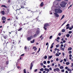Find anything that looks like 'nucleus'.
I'll use <instances>...</instances> for the list:
<instances>
[{
	"mask_svg": "<svg viewBox=\"0 0 73 73\" xmlns=\"http://www.w3.org/2000/svg\"><path fill=\"white\" fill-rule=\"evenodd\" d=\"M61 4H60V5L61 7L63 8L65 7V5L67 4V3L65 2L64 1H62L61 2Z\"/></svg>",
	"mask_w": 73,
	"mask_h": 73,
	"instance_id": "obj_1",
	"label": "nucleus"
},
{
	"mask_svg": "<svg viewBox=\"0 0 73 73\" xmlns=\"http://www.w3.org/2000/svg\"><path fill=\"white\" fill-rule=\"evenodd\" d=\"M55 12L57 13H61L62 12V11L60 8L56 9H55Z\"/></svg>",
	"mask_w": 73,
	"mask_h": 73,
	"instance_id": "obj_2",
	"label": "nucleus"
},
{
	"mask_svg": "<svg viewBox=\"0 0 73 73\" xmlns=\"http://www.w3.org/2000/svg\"><path fill=\"white\" fill-rule=\"evenodd\" d=\"M44 27H43L45 29V30H46L47 29L46 28H47L48 27H49L50 26V25L48 23H46L44 25Z\"/></svg>",
	"mask_w": 73,
	"mask_h": 73,
	"instance_id": "obj_3",
	"label": "nucleus"
},
{
	"mask_svg": "<svg viewBox=\"0 0 73 73\" xmlns=\"http://www.w3.org/2000/svg\"><path fill=\"white\" fill-rule=\"evenodd\" d=\"M54 71V72H56V71H57L58 72H59V71H60V69H59V68H56L55 69H54L53 70Z\"/></svg>",
	"mask_w": 73,
	"mask_h": 73,
	"instance_id": "obj_4",
	"label": "nucleus"
},
{
	"mask_svg": "<svg viewBox=\"0 0 73 73\" xmlns=\"http://www.w3.org/2000/svg\"><path fill=\"white\" fill-rule=\"evenodd\" d=\"M33 61L31 62V66L30 67V69L31 70H32V67L33 66Z\"/></svg>",
	"mask_w": 73,
	"mask_h": 73,
	"instance_id": "obj_5",
	"label": "nucleus"
},
{
	"mask_svg": "<svg viewBox=\"0 0 73 73\" xmlns=\"http://www.w3.org/2000/svg\"><path fill=\"white\" fill-rule=\"evenodd\" d=\"M54 16L56 17H59V15L57 14V13H54Z\"/></svg>",
	"mask_w": 73,
	"mask_h": 73,
	"instance_id": "obj_6",
	"label": "nucleus"
},
{
	"mask_svg": "<svg viewBox=\"0 0 73 73\" xmlns=\"http://www.w3.org/2000/svg\"><path fill=\"white\" fill-rule=\"evenodd\" d=\"M44 70L45 71H46V70L47 72H49L50 71V70H49V69H47V68H45L44 69Z\"/></svg>",
	"mask_w": 73,
	"mask_h": 73,
	"instance_id": "obj_7",
	"label": "nucleus"
},
{
	"mask_svg": "<svg viewBox=\"0 0 73 73\" xmlns=\"http://www.w3.org/2000/svg\"><path fill=\"white\" fill-rule=\"evenodd\" d=\"M60 49L61 50H62L63 51H64L65 49V48H62V47H60Z\"/></svg>",
	"mask_w": 73,
	"mask_h": 73,
	"instance_id": "obj_8",
	"label": "nucleus"
},
{
	"mask_svg": "<svg viewBox=\"0 0 73 73\" xmlns=\"http://www.w3.org/2000/svg\"><path fill=\"white\" fill-rule=\"evenodd\" d=\"M18 65V62H17L16 64V66L18 69H19L20 68V67Z\"/></svg>",
	"mask_w": 73,
	"mask_h": 73,
	"instance_id": "obj_9",
	"label": "nucleus"
},
{
	"mask_svg": "<svg viewBox=\"0 0 73 73\" xmlns=\"http://www.w3.org/2000/svg\"><path fill=\"white\" fill-rule=\"evenodd\" d=\"M33 49H34V51H35V50H37V48L36 47V46H33Z\"/></svg>",
	"mask_w": 73,
	"mask_h": 73,
	"instance_id": "obj_10",
	"label": "nucleus"
},
{
	"mask_svg": "<svg viewBox=\"0 0 73 73\" xmlns=\"http://www.w3.org/2000/svg\"><path fill=\"white\" fill-rule=\"evenodd\" d=\"M2 20H6V18L4 17H2Z\"/></svg>",
	"mask_w": 73,
	"mask_h": 73,
	"instance_id": "obj_11",
	"label": "nucleus"
},
{
	"mask_svg": "<svg viewBox=\"0 0 73 73\" xmlns=\"http://www.w3.org/2000/svg\"><path fill=\"white\" fill-rule=\"evenodd\" d=\"M1 7H4V8H7V7L5 5H2Z\"/></svg>",
	"mask_w": 73,
	"mask_h": 73,
	"instance_id": "obj_12",
	"label": "nucleus"
},
{
	"mask_svg": "<svg viewBox=\"0 0 73 73\" xmlns=\"http://www.w3.org/2000/svg\"><path fill=\"white\" fill-rule=\"evenodd\" d=\"M1 13H2V15H4L5 14V12H4V11H2V12H1Z\"/></svg>",
	"mask_w": 73,
	"mask_h": 73,
	"instance_id": "obj_13",
	"label": "nucleus"
},
{
	"mask_svg": "<svg viewBox=\"0 0 73 73\" xmlns=\"http://www.w3.org/2000/svg\"><path fill=\"white\" fill-rule=\"evenodd\" d=\"M44 5V3L43 2H42L40 4V7H42Z\"/></svg>",
	"mask_w": 73,
	"mask_h": 73,
	"instance_id": "obj_14",
	"label": "nucleus"
},
{
	"mask_svg": "<svg viewBox=\"0 0 73 73\" xmlns=\"http://www.w3.org/2000/svg\"><path fill=\"white\" fill-rule=\"evenodd\" d=\"M3 37L5 39H6V38H7V37H8L7 36V35L4 36H3Z\"/></svg>",
	"mask_w": 73,
	"mask_h": 73,
	"instance_id": "obj_15",
	"label": "nucleus"
},
{
	"mask_svg": "<svg viewBox=\"0 0 73 73\" xmlns=\"http://www.w3.org/2000/svg\"><path fill=\"white\" fill-rule=\"evenodd\" d=\"M72 49V48L71 47H70L68 48V50H71Z\"/></svg>",
	"mask_w": 73,
	"mask_h": 73,
	"instance_id": "obj_16",
	"label": "nucleus"
},
{
	"mask_svg": "<svg viewBox=\"0 0 73 73\" xmlns=\"http://www.w3.org/2000/svg\"><path fill=\"white\" fill-rule=\"evenodd\" d=\"M31 38L30 37H29L27 38V40L28 41H30V40H31Z\"/></svg>",
	"mask_w": 73,
	"mask_h": 73,
	"instance_id": "obj_17",
	"label": "nucleus"
},
{
	"mask_svg": "<svg viewBox=\"0 0 73 73\" xmlns=\"http://www.w3.org/2000/svg\"><path fill=\"white\" fill-rule=\"evenodd\" d=\"M67 70L69 72H72V70L69 68H68L67 69Z\"/></svg>",
	"mask_w": 73,
	"mask_h": 73,
	"instance_id": "obj_18",
	"label": "nucleus"
},
{
	"mask_svg": "<svg viewBox=\"0 0 73 73\" xmlns=\"http://www.w3.org/2000/svg\"><path fill=\"white\" fill-rule=\"evenodd\" d=\"M56 48H59L60 46V45L59 44H57L56 45Z\"/></svg>",
	"mask_w": 73,
	"mask_h": 73,
	"instance_id": "obj_19",
	"label": "nucleus"
},
{
	"mask_svg": "<svg viewBox=\"0 0 73 73\" xmlns=\"http://www.w3.org/2000/svg\"><path fill=\"white\" fill-rule=\"evenodd\" d=\"M39 33H40V31H39L38 30L36 32V34H37V35H38V34H39Z\"/></svg>",
	"mask_w": 73,
	"mask_h": 73,
	"instance_id": "obj_20",
	"label": "nucleus"
},
{
	"mask_svg": "<svg viewBox=\"0 0 73 73\" xmlns=\"http://www.w3.org/2000/svg\"><path fill=\"white\" fill-rule=\"evenodd\" d=\"M60 69H62L64 68V67L62 66H60Z\"/></svg>",
	"mask_w": 73,
	"mask_h": 73,
	"instance_id": "obj_21",
	"label": "nucleus"
},
{
	"mask_svg": "<svg viewBox=\"0 0 73 73\" xmlns=\"http://www.w3.org/2000/svg\"><path fill=\"white\" fill-rule=\"evenodd\" d=\"M61 31L62 32H65V29H62Z\"/></svg>",
	"mask_w": 73,
	"mask_h": 73,
	"instance_id": "obj_22",
	"label": "nucleus"
},
{
	"mask_svg": "<svg viewBox=\"0 0 73 73\" xmlns=\"http://www.w3.org/2000/svg\"><path fill=\"white\" fill-rule=\"evenodd\" d=\"M31 43H34L35 42V40H33L32 41H31Z\"/></svg>",
	"mask_w": 73,
	"mask_h": 73,
	"instance_id": "obj_23",
	"label": "nucleus"
},
{
	"mask_svg": "<svg viewBox=\"0 0 73 73\" xmlns=\"http://www.w3.org/2000/svg\"><path fill=\"white\" fill-rule=\"evenodd\" d=\"M37 34H35V35H34L33 37H37Z\"/></svg>",
	"mask_w": 73,
	"mask_h": 73,
	"instance_id": "obj_24",
	"label": "nucleus"
},
{
	"mask_svg": "<svg viewBox=\"0 0 73 73\" xmlns=\"http://www.w3.org/2000/svg\"><path fill=\"white\" fill-rule=\"evenodd\" d=\"M24 49H25V50H27V46H25L24 48Z\"/></svg>",
	"mask_w": 73,
	"mask_h": 73,
	"instance_id": "obj_25",
	"label": "nucleus"
},
{
	"mask_svg": "<svg viewBox=\"0 0 73 73\" xmlns=\"http://www.w3.org/2000/svg\"><path fill=\"white\" fill-rule=\"evenodd\" d=\"M66 36L67 37H69V36H70V34H68L67 35H66Z\"/></svg>",
	"mask_w": 73,
	"mask_h": 73,
	"instance_id": "obj_26",
	"label": "nucleus"
},
{
	"mask_svg": "<svg viewBox=\"0 0 73 73\" xmlns=\"http://www.w3.org/2000/svg\"><path fill=\"white\" fill-rule=\"evenodd\" d=\"M40 71H44V68H41L40 69Z\"/></svg>",
	"mask_w": 73,
	"mask_h": 73,
	"instance_id": "obj_27",
	"label": "nucleus"
},
{
	"mask_svg": "<svg viewBox=\"0 0 73 73\" xmlns=\"http://www.w3.org/2000/svg\"><path fill=\"white\" fill-rule=\"evenodd\" d=\"M9 64V61H7L6 62V65H8Z\"/></svg>",
	"mask_w": 73,
	"mask_h": 73,
	"instance_id": "obj_28",
	"label": "nucleus"
},
{
	"mask_svg": "<svg viewBox=\"0 0 73 73\" xmlns=\"http://www.w3.org/2000/svg\"><path fill=\"white\" fill-rule=\"evenodd\" d=\"M64 15H63L62 16V18H61V20H62V19H64Z\"/></svg>",
	"mask_w": 73,
	"mask_h": 73,
	"instance_id": "obj_29",
	"label": "nucleus"
},
{
	"mask_svg": "<svg viewBox=\"0 0 73 73\" xmlns=\"http://www.w3.org/2000/svg\"><path fill=\"white\" fill-rule=\"evenodd\" d=\"M23 72L24 73H27V72H26V69H24Z\"/></svg>",
	"mask_w": 73,
	"mask_h": 73,
	"instance_id": "obj_30",
	"label": "nucleus"
},
{
	"mask_svg": "<svg viewBox=\"0 0 73 73\" xmlns=\"http://www.w3.org/2000/svg\"><path fill=\"white\" fill-rule=\"evenodd\" d=\"M66 21H65V22H64V23H63L62 25L61 26H63V25H64V24H65V23H66Z\"/></svg>",
	"mask_w": 73,
	"mask_h": 73,
	"instance_id": "obj_31",
	"label": "nucleus"
},
{
	"mask_svg": "<svg viewBox=\"0 0 73 73\" xmlns=\"http://www.w3.org/2000/svg\"><path fill=\"white\" fill-rule=\"evenodd\" d=\"M38 70L37 69H36L34 70V72H37V71Z\"/></svg>",
	"mask_w": 73,
	"mask_h": 73,
	"instance_id": "obj_32",
	"label": "nucleus"
},
{
	"mask_svg": "<svg viewBox=\"0 0 73 73\" xmlns=\"http://www.w3.org/2000/svg\"><path fill=\"white\" fill-rule=\"evenodd\" d=\"M56 56H59V54H58L57 53L56 54Z\"/></svg>",
	"mask_w": 73,
	"mask_h": 73,
	"instance_id": "obj_33",
	"label": "nucleus"
},
{
	"mask_svg": "<svg viewBox=\"0 0 73 73\" xmlns=\"http://www.w3.org/2000/svg\"><path fill=\"white\" fill-rule=\"evenodd\" d=\"M53 45H51L50 47V48L52 49V48H53Z\"/></svg>",
	"mask_w": 73,
	"mask_h": 73,
	"instance_id": "obj_34",
	"label": "nucleus"
},
{
	"mask_svg": "<svg viewBox=\"0 0 73 73\" xmlns=\"http://www.w3.org/2000/svg\"><path fill=\"white\" fill-rule=\"evenodd\" d=\"M69 62H66V65H69Z\"/></svg>",
	"mask_w": 73,
	"mask_h": 73,
	"instance_id": "obj_35",
	"label": "nucleus"
},
{
	"mask_svg": "<svg viewBox=\"0 0 73 73\" xmlns=\"http://www.w3.org/2000/svg\"><path fill=\"white\" fill-rule=\"evenodd\" d=\"M44 59H46L47 58V56H45L44 57Z\"/></svg>",
	"mask_w": 73,
	"mask_h": 73,
	"instance_id": "obj_36",
	"label": "nucleus"
},
{
	"mask_svg": "<svg viewBox=\"0 0 73 73\" xmlns=\"http://www.w3.org/2000/svg\"><path fill=\"white\" fill-rule=\"evenodd\" d=\"M46 61H44L43 63L44 64H46Z\"/></svg>",
	"mask_w": 73,
	"mask_h": 73,
	"instance_id": "obj_37",
	"label": "nucleus"
},
{
	"mask_svg": "<svg viewBox=\"0 0 73 73\" xmlns=\"http://www.w3.org/2000/svg\"><path fill=\"white\" fill-rule=\"evenodd\" d=\"M68 53L70 54H71L72 51H69Z\"/></svg>",
	"mask_w": 73,
	"mask_h": 73,
	"instance_id": "obj_38",
	"label": "nucleus"
},
{
	"mask_svg": "<svg viewBox=\"0 0 73 73\" xmlns=\"http://www.w3.org/2000/svg\"><path fill=\"white\" fill-rule=\"evenodd\" d=\"M7 12L8 13H9V9H8L7 10Z\"/></svg>",
	"mask_w": 73,
	"mask_h": 73,
	"instance_id": "obj_39",
	"label": "nucleus"
},
{
	"mask_svg": "<svg viewBox=\"0 0 73 73\" xmlns=\"http://www.w3.org/2000/svg\"><path fill=\"white\" fill-rule=\"evenodd\" d=\"M22 29V28H21V29L18 30V31H21Z\"/></svg>",
	"mask_w": 73,
	"mask_h": 73,
	"instance_id": "obj_40",
	"label": "nucleus"
},
{
	"mask_svg": "<svg viewBox=\"0 0 73 73\" xmlns=\"http://www.w3.org/2000/svg\"><path fill=\"white\" fill-rule=\"evenodd\" d=\"M64 70H61V72H64Z\"/></svg>",
	"mask_w": 73,
	"mask_h": 73,
	"instance_id": "obj_41",
	"label": "nucleus"
},
{
	"mask_svg": "<svg viewBox=\"0 0 73 73\" xmlns=\"http://www.w3.org/2000/svg\"><path fill=\"white\" fill-rule=\"evenodd\" d=\"M64 61H65V62H66V59H64Z\"/></svg>",
	"mask_w": 73,
	"mask_h": 73,
	"instance_id": "obj_42",
	"label": "nucleus"
},
{
	"mask_svg": "<svg viewBox=\"0 0 73 73\" xmlns=\"http://www.w3.org/2000/svg\"><path fill=\"white\" fill-rule=\"evenodd\" d=\"M69 28V26L67 27L66 28V29H68Z\"/></svg>",
	"mask_w": 73,
	"mask_h": 73,
	"instance_id": "obj_43",
	"label": "nucleus"
},
{
	"mask_svg": "<svg viewBox=\"0 0 73 73\" xmlns=\"http://www.w3.org/2000/svg\"><path fill=\"white\" fill-rule=\"evenodd\" d=\"M26 18H27L28 19H29L30 18H31V17L27 16V17Z\"/></svg>",
	"mask_w": 73,
	"mask_h": 73,
	"instance_id": "obj_44",
	"label": "nucleus"
},
{
	"mask_svg": "<svg viewBox=\"0 0 73 73\" xmlns=\"http://www.w3.org/2000/svg\"><path fill=\"white\" fill-rule=\"evenodd\" d=\"M60 46L61 47H63V46H64V45H63V44H61Z\"/></svg>",
	"mask_w": 73,
	"mask_h": 73,
	"instance_id": "obj_45",
	"label": "nucleus"
},
{
	"mask_svg": "<svg viewBox=\"0 0 73 73\" xmlns=\"http://www.w3.org/2000/svg\"><path fill=\"white\" fill-rule=\"evenodd\" d=\"M40 65H41V66H42L43 65V63H42L40 64Z\"/></svg>",
	"mask_w": 73,
	"mask_h": 73,
	"instance_id": "obj_46",
	"label": "nucleus"
},
{
	"mask_svg": "<svg viewBox=\"0 0 73 73\" xmlns=\"http://www.w3.org/2000/svg\"><path fill=\"white\" fill-rule=\"evenodd\" d=\"M65 69H66V70L68 69V67H67V66L66 67H65Z\"/></svg>",
	"mask_w": 73,
	"mask_h": 73,
	"instance_id": "obj_47",
	"label": "nucleus"
},
{
	"mask_svg": "<svg viewBox=\"0 0 73 73\" xmlns=\"http://www.w3.org/2000/svg\"><path fill=\"white\" fill-rule=\"evenodd\" d=\"M69 24H67V25H66V27H69Z\"/></svg>",
	"mask_w": 73,
	"mask_h": 73,
	"instance_id": "obj_48",
	"label": "nucleus"
},
{
	"mask_svg": "<svg viewBox=\"0 0 73 73\" xmlns=\"http://www.w3.org/2000/svg\"><path fill=\"white\" fill-rule=\"evenodd\" d=\"M52 38V36H51L49 38H50V39H51Z\"/></svg>",
	"mask_w": 73,
	"mask_h": 73,
	"instance_id": "obj_49",
	"label": "nucleus"
},
{
	"mask_svg": "<svg viewBox=\"0 0 73 73\" xmlns=\"http://www.w3.org/2000/svg\"><path fill=\"white\" fill-rule=\"evenodd\" d=\"M69 30H72V27L69 28Z\"/></svg>",
	"mask_w": 73,
	"mask_h": 73,
	"instance_id": "obj_50",
	"label": "nucleus"
},
{
	"mask_svg": "<svg viewBox=\"0 0 73 73\" xmlns=\"http://www.w3.org/2000/svg\"><path fill=\"white\" fill-rule=\"evenodd\" d=\"M52 57V56H49V58H51Z\"/></svg>",
	"mask_w": 73,
	"mask_h": 73,
	"instance_id": "obj_51",
	"label": "nucleus"
},
{
	"mask_svg": "<svg viewBox=\"0 0 73 73\" xmlns=\"http://www.w3.org/2000/svg\"><path fill=\"white\" fill-rule=\"evenodd\" d=\"M61 33H59L58 34V35L59 36H61Z\"/></svg>",
	"mask_w": 73,
	"mask_h": 73,
	"instance_id": "obj_52",
	"label": "nucleus"
},
{
	"mask_svg": "<svg viewBox=\"0 0 73 73\" xmlns=\"http://www.w3.org/2000/svg\"><path fill=\"white\" fill-rule=\"evenodd\" d=\"M72 32L70 31L69 32V34H71V33H72Z\"/></svg>",
	"mask_w": 73,
	"mask_h": 73,
	"instance_id": "obj_53",
	"label": "nucleus"
},
{
	"mask_svg": "<svg viewBox=\"0 0 73 73\" xmlns=\"http://www.w3.org/2000/svg\"><path fill=\"white\" fill-rule=\"evenodd\" d=\"M62 54L63 56H65V54L64 53V52H62Z\"/></svg>",
	"mask_w": 73,
	"mask_h": 73,
	"instance_id": "obj_54",
	"label": "nucleus"
},
{
	"mask_svg": "<svg viewBox=\"0 0 73 73\" xmlns=\"http://www.w3.org/2000/svg\"><path fill=\"white\" fill-rule=\"evenodd\" d=\"M56 61H58V58H56Z\"/></svg>",
	"mask_w": 73,
	"mask_h": 73,
	"instance_id": "obj_55",
	"label": "nucleus"
},
{
	"mask_svg": "<svg viewBox=\"0 0 73 73\" xmlns=\"http://www.w3.org/2000/svg\"><path fill=\"white\" fill-rule=\"evenodd\" d=\"M49 69H50V70H52V68L51 67H50Z\"/></svg>",
	"mask_w": 73,
	"mask_h": 73,
	"instance_id": "obj_56",
	"label": "nucleus"
},
{
	"mask_svg": "<svg viewBox=\"0 0 73 73\" xmlns=\"http://www.w3.org/2000/svg\"><path fill=\"white\" fill-rule=\"evenodd\" d=\"M62 61H63V60L62 59L60 60V62H62Z\"/></svg>",
	"mask_w": 73,
	"mask_h": 73,
	"instance_id": "obj_57",
	"label": "nucleus"
},
{
	"mask_svg": "<svg viewBox=\"0 0 73 73\" xmlns=\"http://www.w3.org/2000/svg\"><path fill=\"white\" fill-rule=\"evenodd\" d=\"M61 66V65H60V64L58 63V66L59 67H60V66Z\"/></svg>",
	"mask_w": 73,
	"mask_h": 73,
	"instance_id": "obj_58",
	"label": "nucleus"
},
{
	"mask_svg": "<svg viewBox=\"0 0 73 73\" xmlns=\"http://www.w3.org/2000/svg\"><path fill=\"white\" fill-rule=\"evenodd\" d=\"M54 64L52 63V66H54Z\"/></svg>",
	"mask_w": 73,
	"mask_h": 73,
	"instance_id": "obj_59",
	"label": "nucleus"
},
{
	"mask_svg": "<svg viewBox=\"0 0 73 73\" xmlns=\"http://www.w3.org/2000/svg\"><path fill=\"white\" fill-rule=\"evenodd\" d=\"M57 67V65H55V68H56Z\"/></svg>",
	"mask_w": 73,
	"mask_h": 73,
	"instance_id": "obj_60",
	"label": "nucleus"
},
{
	"mask_svg": "<svg viewBox=\"0 0 73 73\" xmlns=\"http://www.w3.org/2000/svg\"><path fill=\"white\" fill-rule=\"evenodd\" d=\"M2 23L3 24H4V23H5V21H3Z\"/></svg>",
	"mask_w": 73,
	"mask_h": 73,
	"instance_id": "obj_61",
	"label": "nucleus"
},
{
	"mask_svg": "<svg viewBox=\"0 0 73 73\" xmlns=\"http://www.w3.org/2000/svg\"><path fill=\"white\" fill-rule=\"evenodd\" d=\"M71 67H73V63H72L71 64Z\"/></svg>",
	"mask_w": 73,
	"mask_h": 73,
	"instance_id": "obj_62",
	"label": "nucleus"
},
{
	"mask_svg": "<svg viewBox=\"0 0 73 73\" xmlns=\"http://www.w3.org/2000/svg\"><path fill=\"white\" fill-rule=\"evenodd\" d=\"M48 64H49L50 63V61H48L47 62Z\"/></svg>",
	"mask_w": 73,
	"mask_h": 73,
	"instance_id": "obj_63",
	"label": "nucleus"
},
{
	"mask_svg": "<svg viewBox=\"0 0 73 73\" xmlns=\"http://www.w3.org/2000/svg\"><path fill=\"white\" fill-rule=\"evenodd\" d=\"M21 8H24V6H21Z\"/></svg>",
	"mask_w": 73,
	"mask_h": 73,
	"instance_id": "obj_64",
	"label": "nucleus"
}]
</instances>
